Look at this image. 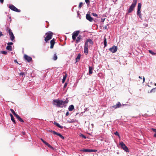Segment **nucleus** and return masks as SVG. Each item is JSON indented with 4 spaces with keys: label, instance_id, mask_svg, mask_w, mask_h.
I'll list each match as a JSON object with an SVG mask.
<instances>
[{
    "label": "nucleus",
    "instance_id": "1",
    "mask_svg": "<svg viewBox=\"0 0 156 156\" xmlns=\"http://www.w3.org/2000/svg\"><path fill=\"white\" fill-rule=\"evenodd\" d=\"M54 103H56V106L58 107L63 108L64 106L65 107L66 105L68 103L66 101H63L62 100H55L53 101Z\"/></svg>",
    "mask_w": 156,
    "mask_h": 156
},
{
    "label": "nucleus",
    "instance_id": "2",
    "mask_svg": "<svg viewBox=\"0 0 156 156\" xmlns=\"http://www.w3.org/2000/svg\"><path fill=\"white\" fill-rule=\"evenodd\" d=\"M88 42L91 45L93 44V42L90 39H88L86 41L84 46V52L86 55H87L88 53Z\"/></svg>",
    "mask_w": 156,
    "mask_h": 156
},
{
    "label": "nucleus",
    "instance_id": "3",
    "mask_svg": "<svg viewBox=\"0 0 156 156\" xmlns=\"http://www.w3.org/2000/svg\"><path fill=\"white\" fill-rule=\"evenodd\" d=\"M45 35H46V36L44 37V41L45 42H47L52 38L53 33L51 31H50L45 33Z\"/></svg>",
    "mask_w": 156,
    "mask_h": 156
},
{
    "label": "nucleus",
    "instance_id": "4",
    "mask_svg": "<svg viewBox=\"0 0 156 156\" xmlns=\"http://www.w3.org/2000/svg\"><path fill=\"white\" fill-rule=\"evenodd\" d=\"M137 0H133V2L130 6L128 12L129 13L131 12L134 9L137 3Z\"/></svg>",
    "mask_w": 156,
    "mask_h": 156
},
{
    "label": "nucleus",
    "instance_id": "5",
    "mask_svg": "<svg viewBox=\"0 0 156 156\" xmlns=\"http://www.w3.org/2000/svg\"><path fill=\"white\" fill-rule=\"evenodd\" d=\"M119 145H120L121 148L125 151L127 152H129V151L128 148L123 142H120Z\"/></svg>",
    "mask_w": 156,
    "mask_h": 156
},
{
    "label": "nucleus",
    "instance_id": "6",
    "mask_svg": "<svg viewBox=\"0 0 156 156\" xmlns=\"http://www.w3.org/2000/svg\"><path fill=\"white\" fill-rule=\"evenodd\" d=\"M9 8L11 10L17 12H20L21 10L18 9L15 6L12 5H11L9 6Z\"/></svg>",
    "mask_w": 156,
    "mask_h": 156
},
{
    "label": "nucleus",
    "instance_id": "7",
    "mask_svg": "<svg viewBox=\"0 0 156 156\" xmlns=\"http://www.w3.org/2000/svg\"><path fill=\"white\" fill-rule=\"evenodd\" d=\"M80 31H75L72 34V39L74 40H76V37H77L79 33H80Z\"/></svg>",
    "mask_w": 156,
    "mask_h": 156
},
{
    "label": "nucleus",
    "instance_id": "8",
    "mask_svg": "<svg viewBox=\"0 0 156 156\" xmlns=\"http://www.w3.org/2000/svg\"><path fill=\"white\" fill-rule=\"evenodd\" d=\"M117 48L115 45L113 46L112 47L109 49V51L113 53L117 51Z\"/></svg>",
    "mask_w": 156,
    "mask_h": 156
},
{
    "label": "nucleus",
    "instance_id": "9",
    "mask_svg": "<svg viewBox=\"0 0 156 156\" xmlns=\"http://www.w3.org/2000/svg\"><path fill=\"white\" fill-rule=\"evenodd\" d=\"M81 151L84 152H96L97 151V150H93L87 149H84L81 150Z\"/></svg>",
    "mask_w": 156,
    "mask_h": 156
},
{
    "label": "nucleus",
    "instance_id": "10",
    "mask_svg": "<svg viewBox=\"0 0 156 156\" xmlns=\"http://www.w3.org/2000/svg\"><path fill=\"white\" fill-rule=\"evenodd\" d=\"M24 58L28 62H30L32 60L31 57L26 55H24Z\"/></svg>",
    "mask_w": 156,
    "mask_h": 156
},
{
    "label": "nucleus",
    "instance_id": "11",
    "mask_svg": "<svg viewBox=\"0 0 156 156\" xmlns=\"http://www.w3.org/2000/svg\"><path fill=\"white\" fill-rule=\"evenodd\" d=\"M41 140L42 141V142H43V143L45 145H47L49 148L53 150L54 149V148L53 147H52L50 144H48V143H47L46 142L44 141L43 139H42V138H41Z\"/></svg>",
    "mask_w": 156,
    "mask_h": 156
},
{
    "label": "nucleus",
    "instance_id": "12",
    "mask_svg": "<svg viewBox=\"0 0 156 156\" xmlns=\"http://www.w3.org/2000/svg\"><path fill=\"white\" fill-rule=\"evenodd\" d=\"M86 19L90 22H92L94 19L92 17H91L90 14H87L86 15Z\"/></svg>",
    "mask_w": 156,
    "mask_h": 156
},
{
    "label": "nucleus",
    "instance_id": "13",
    "mask_svg": "<svg viewBox=\"0 0 156 156\" xmlns=\"http://www.w3.org/2000/svg\"><path fill=\"white\" fill-rule=\"evenodd\" d=\"M9 34L10 37V39L12 41H13L15 39V37L12 32L9 30Z\"/></svg>",
    "mask_w": 156,
    "mask_h": 156
},
{
    "label": "nucleus",
    "instance_id": "14",
    "mask_svg": "<svg viewBox=\"0 0 156 156\" xmlns=\"http://www.w3.org/2000/svg\"><path fill=\"white\" fill-rule=\"evenodd\" d=\"M55 40L54 38H53L50 41V48L51 49H52L53 48L54 45L55 44Z\"/></svg>",
    "mask_w": 156,
    "mask_h": 156
},
{
    "label": "nucleus",
    "instance_id": "15",
    "mask_svg": "<svg viewBox=\"0 0 156 156\" xmlns=\"http://www.w3.org/2000/svg\"><path fill=\"white\" fill-rule=\"evenodd\" d=\"M121 106V105L120 103L118 102L116 105L112 106V107L115 109H116L117 108L120 107Z\"/></svg>",
    "mask_w": 156,
    "mask_h": 156
},
{
    "label": "nucleus",
    "instance_id": "16",
    "mask_svg": "<svg viewBox=\"0 0 156 156\" xmlns=\"http://www.w3.org/2000/svg\"><path fill=\"white\" fill-rule=\"evenodd\" d=\"M83 37L82 36L79 35L78 37L77 38L76 40V43L77 44L80 41V40H81Z\"/></svg>",
    "mask_w": 156,
    "mask_h": 156
},
{
    "label": "nucleus",
    "instance_id": "17",
    "mask_svg": "<svg viewBox=\"0 0 156 156\" xmlns=\"http://www.w3.org/2000/svg\"><path fill=\"white\" fill-rule=\"evenodd\" d=\"M53 134L59 136L61 137V138H62V139H64V137L59 133H57L56 132H53Z\"/></svg>",
    "mask_w": 156,
    "mask_h": 156
},
{
    "label": "nucleus",
    "instance_id": "18",
    "mask_svg": "<svg viewBox=\"0 0 156 156\" xmlns=\"http://www.w3.org/2000/svg\"><path fill=\"white\" fill-rule=\"evenodd\" d=\"M93 67L91 66H89V74H92L93 73Z\"/></svg>",
    "mask_w": 156,
    "mask_h": 156
},
{
    "label": "nucleus",
    "instance_id": "19",
    "mask_svg": "<svg viewBox=\"0 0 156 156\" xmlns=\"http://www.w3.org/2000/svg\"><path fill=\"white\" fill-rule=\"evenodd\" d=\"M10 115L11 117V120L12 121V122H13V123L14 124H16V122L15 120L14 119V118L13 115H12V114H11L10 113Z\"/></svg>",
    "mask_w": 156,
    "mask_h": 156
},
{
    "label": "nucleus",
    "instance_id": "20",
    "mask_svg": "<svg viewBox=\"0 0 156 156\" xmlns=\"http://www.w3.org/2000/svg\"><path fill=\"white\" fill-rule=\"evenodd\" d=\"M69 110V111H72L74 109V106L73 105H70L68 108Z\"/></svg>",
    "mask_w": 156,
    "mask_h": 156
},
{
    "label": "nucleus",
    "instance_id": "21",
    "mask_svg": "<svg viewBox=\"0 0 156 156\" xmlns=\"http://www.w3.org/2000/svg\"><path fill=\"white\" fill-rule=\"evenodd\" d=\"M16 117L19 120V121H20L21 122H24L23 120V119L21 118L20 116L18 115H17Z\"/></svg>",
    "mask_w": 156,
    "mask_h": 156
},
{
    "label": "nucleus",
    "instance_id": "22",
    "mask_svg": "<svg viewBox=\"0 0 156 156\" xmlns=\"http://www.w3.org/2000/svg\"><path fill=\"white\" fill-rule=\"evenodd\" d=\"M137 14L139 16L140 18H141V14L140 10L137 9Z\"/></svg>",
    "mask_w": 156,
    "mask_h": 156
},
{
    "label": "nucleus",
    "instance_id": "23",
    "mask_svg": "<svg viewBox=\"0 0 156 156\" xmlns=\"http://www.w3.org/2000/svg\"><path fill=\"white\" fill-rule=\"evenodd\" d=\"M54 124L56 126H58V127L60 128L61 129H62L63 128V127L62 126H61L59 124H58V123H57L56 122H55L54 123Z\"/></svg>",
    "mask_w": 156,
    "mask_h": 156
},
{
    "label": "nucleus",
    "instance_id": "24",
    "mask_svg": "<svg viewBox=\"0 0 156 156\" xmlns=\"http://www.w3.org/2000/svg\"><path fill=\"white\" fill-rule=\"evenodd\" d=\"M104 45L105 47L107 45V39L105 37V36L104 38Z\"/></svg>",
    "mask_w": 156,
    "mask_h": 156
},
{
    "label": "nucleus",
    "instance_id": "25",
    "mask_svg": "<svg viewBox=\"0 0 156 156\" xmlns=\"http://www.w3.org/2000/svg\"><path fill=\"white\" fill-rule=\"evenodd\" d=\"M67 76V74H66L64 76L63 79H62V83H64L66 80Z\"/></svg>",
    "mask_w": 156,
    "mask_h": 156
},
{
    "label": "nucleus",
    "instance_id": "26",
    "mask_svg": "<svg viewBox=\"0 0 156 156\" xmlns=\"http://www.w3.org/2000/svg\"><path fill=\"white\" fill-rule=\"evenodd\" d=\"M10 111H11V112L16 117L17 115V114H16V113H15V111H14V110L12 109V108H11L10 109Z\"/></svg>",
    "mask_w": 156,
    "mask_h": 156
},
{
    "label": "nucleus",
    "instance_id": "27",
    "mask_svg": "<svg viewBox=\"0 0 156 156\" xmlns=\"http://www.w3.org/2000/svg\"><path fill=\"white\" fill-rule=\"evenodd\" d=\"M57 58H58L57 56L56 55V54L55 53L54 54V55L53 57V60L55 61L57 59Z\"/></svg>",
    "mask_w": 156,
    "mask_h": 156
},
{
    "label": "nucleus",
    "instance_id": "28",
    "mask_svg": "<svg viewBox=\"0 0 156 156\" xmlns=\"http://www.w3.org/2000/svg\"><path fill=\"white\" fill-rule=\"evenodd\" d=\"M6 49L10 51H11L12 50V46L10 45H8L6 47Z\"/></svg>",
    "mask_w": 156,
    "mask_h": 156
},
{
    "label": "nucleus",
    "instance_id": "29",
    "mask_svg": "<svg viewBox=\"0 0 156 156\" xmlns=\"http://www.w3.org/2000/svg\"><path fill=\"white\" fill-rule=\"evenodd\" d=\"M141 7V4L140 3H139L138 4L137 9L140 10Z\"/></svg>",
    "mask_w": 156,
    "mask_h": 156
},
{
    "label": "nucleus",
    "instance_id": "30",
    "mask_svg": "<svg viewBox=\"0 0 156 156\" xmlns=\"http://www.w3.org/2000/svg\"><path fill=\"white\" fill-rule=\"evenodd\" d=\"M149 52L151 53V54L153 55H156V53L153 52L151 50H149Z\"/></svg>",
    "mask_w": 156,
    "mask_h": 156
},
{
    "label": "nucleus",
    "instance_id": "31",
    "mask_svg": "<svg viewBox=\"0 0 156 156\" xmlns=\"http://www.w3.org/2000/svg\"><path fill=\"white\" fill-rule=\"evenodd\" d=\"M81 57V55L80 54H79L77 55L76 58V61H77L78 60H79L80 58Z\"/></svg>",
    "mask_w": 156,
    "mask_h": 156
},
{
    "label": "nucleus",
    "instance_id": "32",
    "mask_svg": "<svg viewBox=\"0 0 156 156\" xmlns=\"http://www.w3.org/2000/svg\"><path fill=\"white\" fill-rule=\"evenodd\" d=\"M1 52L2 54L4 55H6L7 53V52L6 51H1Z\"/></svg>",
    "mask_w": 156,
    "mask_h": 156
},
{
    "label": "nucleus",
    "instance_id": "33",
    "mask_svg": "<svg viewBox=\"0 0 156 156\" xmlns=\"http://www.w3.org/2000/svg\"><path fill=\"white\" fill-rule=\"evenodd\" d=\"M83 3L82 2H80L79 6V8H80L82 6Z\"/></svg>",
    "mask_w": 156,
    "mask_h": 156
},
{
    "label": "nucleus",
    "instance_id": "34",
    "mask_svg": "<svg viewBox=\"0 0 156 156\" xmlns=\"http://www.w3.org/2000/svg\"><path fill=\"white\" fill-rule=\"evenodd\" d=\"M114 134L116 135V136H119V137H120V136H119V133H118V132L117 131H116L115 133H114Z\"/></svg>",
    "mask_w": 156,
    "mask_h": 156
},
{
    "label": "nucleus",
    "instance_id": "35",
    "mask_svg": "<svg viewBox=\"0 0 156 156\" xmlns=\"http://www.w3.org/2000/svg\"><path fill=\"white\" fill-rule=\"evenodd\" d=\"M156 90V87L154 88H153L151 90V91L150 92L151 93L152 92H155V90Z\"/></svg>",
    "mask_w": 156,
    "mask_h": 156
},
{
    "label": "nucleus",
    "instance_id": "36",
    "mask_svg": "<svg viewBox=\"0 0 156 156\" xmlns=\"http://www.w3.org/2000/svg\"><path fill=\"white\" fill-rule=\"evenodd\" d=\"M80 136H81L82 138H84V139H86V136H84V135H83V134H81L80 135Z\"/></svg>",
    "mask_w": 156,
    "mask_h": 156
},
{
    "label": "nucleus",
    "instance_id": "37",
    "mask_svg": "<svg viewBox=\"0 0 156 156\" xmlns=\"http://www.w3.org/2000/svg\"><path fill=\"white\" fill-rule=\"evenodd\" d=\"M91 14L94 16L97 17L98 16V15L96 13H92Z\"/></svg>",
    "mask_w": 156,
    "mask_h": 156
},
{
    "label": "nucleus",
    "instance_id": "38",
    "mask_svg": "<svg viewBox=\"0 0 156 156\" xmlns=\"http://www.w3.org/2000/svg\"><path fill=\"white\" fill-rule=\"evenodd\" d=\"M6 30L8 31V32H9V31L10 30L11 31H12V30L11 29H10L9 28V27H6Z\"/></svg>",
    "mask_w": 156,
    "mask_h": 156
},
{
    "label": "nucleus",
    "instance_id": "39",
    "mask_svg": "<svg viewBox=\"0 0 156 156\" xmlns=\"http://www.w3.org/2000/svg\"><path fill=\"white\" fill-rule=\"evenodd\" d=\"M13 44V43L12 42H9V43H8V45H10V46H11V45H12Z\"/></svg>",
    "mask_w": 156,
    "mask_h": 156
},
{
    "label": "nucleus",
    "instance_id": "40",
    "mask_svg": "<svg viewBox=\"0 0 156 156\" xmlns=\"http://www.w3.org/2000/svg\"><path fill=\"white\" fill-rule=\"evenodd\" d=\"M85 2L86 3L88 4L89 3V0H85Z\"/></svg>",
    "mask_w": 156,
    "mask_h": 156
},
{
    "label": "nucleus",
    "instance_id": "41",
    "mask_svg": "<svg viewBox=\"0 0 156 156\" xmlns=\"http://www.w3.org/2000/svg\"><path fill=\"white\" fill-rule=\"evenodd\" d=\"M67 83H65L64 86V88H66V87H67Z\"/></svg>",
    "mask_w": 156,
    "mask_h": 156
},
{
    "label": "nucleus",
    "instance_id": "42",
    "mask_svg": "<svg viewBox=\"0 0 156 156\" xmlns=\"http://www.w3.org/2000/svg\"><path fill=\"white\" fill-rule=\"evenodd\" d=\"M151 129L154 132H155V133H156V129L152 128Z\"/></svg>",
    "mask_w": 156,
    "mask_h": 156
},
{
    "label": "nucleus",
    "instance_id": "43",
    "mask_svg": "<svg viewBox=\"0 0 156 156\" xmlns=\"http://www.w3.org/2000/svg\"><path fill=\"white\" fill-rule=\"evenodd\" d=\"M69 115V112H67L66 114V116H68Z\"/></svg>",
    "mask_w": 156,
    "mask_h": 156
},
{
    "label": "nucleus",
    "instance_id": "44",
    "mask_svg": "<svg viewBox=\"0 0 156 156\" xmlns=\"http://www.w3.org/2000/svg\"><path fill=\"white\" fill-rule=\"evenodd\" d=\"M20 75H23L24 74V73L23 72H21L20 73Z\"/></svg>",
    "mask_w": 156,
    "mask_h": 156
},
{
    "label": "nucleus",
    "instance_id": "45",
    "mask_svg": "<svg viewBox=\"0 0 156 156\" xmlns=\"http://www.w3.org/2000/svg\"><path fill=\"white\" fill-rule=\"evenodd\" d=\"M3 35V34H2V32H0V37Z\"/></svg>",
    "mask_w": 156,
    "mask_h": 156
},
{
    "label": "nucleus",
    "instance_id": "46",
    "mask_svg": "<svg viewBox=\"0 0 156 156\" xmlns=\"http://www.w3.org/2000/svg\"><path fill=\"white\" fill-rule=\"evenodd\" d=\"M0 1L2 3H3L4 0H0Z\"/></svg>",
    "mask_w": 156,
    "mask_h": 156
},
{
    "label": "nucleus",
    "instance_id": "47",
    "mask_svg": "<svg viewBox=\"0 0 156 156\" xmlns=\"http://www.w3.org/2000/svg\"><path fill=\"white\" fill-rule=\"evenodd\" d=\"M145 80V78L144 77H143V82H144Z\"/></svg>",
    "mask_w": 156,
    "mask_h": 156
},
{
    "label": "nucleus",
    "instance_id": "48",
    "mask_svg": "<svg viewBox=\"0 0 156 156\" xmlns=\"http://www.w3.org/2000/svg\"><path fill=\"white\" fill-rule=\"evenodd\" d=\"M74 121L73 120H71L70 122H69L71 123V122H73Z\"/></svg>",
    "mask_w": 156,
    "mask_h": 156
},
{
    "label": "nucleus",
    "instance_id": "49",
    "mask_svg": "<svg viewBox=\"0 0 156 156\" xmlns=\"http://www.w3.org/2000/svg\"><path fill=\"white\" fill-rule=\"evenodd\" d=\"M154 136L156 138V133H155L154 135Z\"/></svg>",
    "mask_w": 156,
    "mask_h": 156
},
{
    "label": "nucleus",
    "instance_id": "50",
    "mask_svg": "<svg viewBox=\"0 0 156 156\" xmlns=\"http://www.w3.org/2000/svg\"><path fill=\"white\" fill-rule=\"evenodd\" d=\"M50 132L52 133H53V132H55V131H53L52 130H50L49 131Z\"/></svg>",
    "mask_w": 156,
    "mask_h": 156
},
{
    "label": "nucleus",
    "instance_id": "51",
    "mask_svg": "<svg viewBox=\"0 0 156 156\" xmlns=\"http://www.w3.org/2000/svg\"><path fill=\"white\" fill-rule=\"evenodd\" d=\"M15 62H17V63H18V62H17V60H15Z\"/></svg>",
    "mask_w": 156,
    "mask_h": 156
},
{
    "label": "nucleus",
    "instance_id": "52",
    "mask_svg": "<svg viewBox=\"0 0 156 156\" xmlns=\"http://www.w3.org/2000/svg\"><path fill=\"white\" fill-rule=\"evenodd\" d=\"M139 78L140 79H142V77H141L140 76H139Z\"/></svg>",
    "mask_w": 156,
    "mask_h": 156
},
{
    "label": "nucleus",
    "instance_id": "53",
    "mask_svg": "<svg viewBox=\"0 0 156 156\" xmlns=\"http://www.w3.org/2000/svg\"><path fill=\"white\" fill-rule=\"evenodd\" d=\"M23 134V135H25V133L24 132H23V133H22Z\"/></svg>",
    "mask_w": 156,
    "mask_h": 156
},
{
    "label": "nucleus",
    "instance_id": "54",
    "mask_svg": "<svg viewBox=\"0 0 156 156\" xmlns=\"http://www.w3.org/2000/svg\"><path fill=\"white\" fill-rule=\"evenodd\" d=\"M154 85H155V86H156V83H155V84H154Z\"/></svg>",
    "mask_w": 156,
    "mask_h": 156
}]
</instances>
